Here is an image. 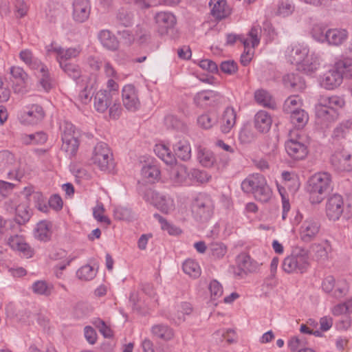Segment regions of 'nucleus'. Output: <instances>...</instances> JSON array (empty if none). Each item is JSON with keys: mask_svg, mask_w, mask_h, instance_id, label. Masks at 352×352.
<instances>
[{"mask_svg": "<svg viewBox=\"0 0 352 352\" xmlns=\"http://www.w3.org/2000/svg\"><path fill=\"white\" fill-rule=\"evenodd\" d=\"M270 115L265 111H259L254 116V126L261 133L267 132L272 125Z\"/></svg>", "mask_w": 352, "mask_h": 352, "instance_id": "nucleus-27", "label": "nucleus"}, {"mask_svg": "<svg viewBox=\"0 0 352 352\" xmlns=\"http://www.w3.org/2000/svg\"><path fill=\"white\" fill-rule=\"evenodd\" d=\"M272 195V191L270 186L267 185L266 179L263 184H262L261 186H260L254 194V198L263 203H266L270 201Z\"/></svg>", "mask_w": 352, "mask_h": 352, "instance_id": "nucleus-46", "label": "nucleus"}, {"mask_svg": "<svg viewBox=\"0 0 352 352\" xmlns=\"http://www.w3.org/2000/svg\"><path fill=\"white\" fill-rule=\"evenodd\" d=\"M10 246L24 254L27 257L32 256V250L29 245L22 242L18 237L11 239L9 241Z\"/></svg>", "mask_w": 352, "mask_h": 352, "instance_id": "nucleus-49", "label": "nucleus"}, {"mask_svg": "<svg viewBox=\"0 0 352 352\" xmlns=\"http://www.w3.org/2000/svg\"><path fill=\"white\" fill-rule=\"evenodd\" d=\"M256 101L265 107H270L271 96L265 90H258L254 94Z\"/></svg>", "mask_w": 352, "mask_h": 352, "instance_id": "nucleus-57", "label": "nucleus"}, {"mask_svg": "<svg viewBox=\"0 0 352 352\" xmlns=\"http://www.w3.org/2000/svg\"><path fill=\"white\" fill-rule=\"evenodd\" d=\"M198 124L205 129H209L217 122L215 115L203 114L197 119Z\"/></svg>", "mask_w": 352, "mask_h": 352, "instance_id": "nucleus-50", "label": "nucleus"}, {"mask_svg": "<svg viewBox=\"0 0 352 352\" xmlns=\"http://www.w3.org/2000/svg\"><path fill=\"white\" fill-rule=\"evenodd\" d=\"M237 265L240 272H235L238 276H242V274H248L256 272L258 267V264L253 261L250 255L242 253L237 256Z\"/></svg>", "mask_w": 352, "mask_h": 352, "instance_id": "nucleus-18", "label": "nucleus"}, {"mask_svg": "<svg viewBox=\"0 0 352 352\" xmlns=\"http://www.w3.org/2000/svg\"><path fill=\"white\" fill-rule=\"evenodd\" d=\"M154 217L156 219H157L158 221L160 222L162 228L164 230H166L169 234L177 235V234H179V233H181V230L178 228L173 226L170 225V223H168V221L164 218H163L161 215H160L158 214H155L154 215Z\"/></svg>", "mask_w": 352, "mask_h": 352, "instance_id": "nucleus-54", "label": "nucleus"}, {"mask_svg": "<svg viewBox=\"0 0 352 352\" xmlns=\"http://www.w3.org/2000/svg\"><path fill=\"white\" fill-rule=\"evenodd\" d=\"M183 271L188 276L196 278L201 275V269L199 264L192 259H187L183 263Z\"/></svg>", "mask_w": 352, "mask_h": 352, "instance_id": "nucleus-45", "label": "nucleus"}, {"mask_svg": "<svg viewBox=\"0 0 352 352\" xmlns=\"http://www.w3.org/2000/svg\"><path fill=\"white\" fill-rule=\"evenodd\" d=\"M321 106H326L332 110L338 111L344 105V100L338 96H321L318 99Z\"/></svg>", "mask_w": 352, "mask_h": 352, "instance_id": "nucleus-30", "label": "nucleus"}, {"mask_svg": "<svg viewBox=\"0 0 352 352\" xmlns=\"http://www.w3.org/2000/svg\"><path fill=\"white\" fill-rule=\"evenodd\" d=\"M319 66V60L318 56L314 54L309 52L297 65V69L305 74H311L314 72Z\"/></svg>", "mask_w": 352, "mask_h": 352, "instance_id": "nucleus-25", "label": "nucleus"}, {"mask_svg": "<svg viewBox=\"0 0 352 352\" xmlns=\"http://www.w3.org/2000/svg\"><path fill=\"white\" fill-rule=\"evenodd\" d=\"M219 68L222 72L228 75L234 74L238 71L237 63L232 60L221 62Z\"/></svg>", "mask_w": 352, "mask_h": 352, "instance_id": "nucleus-56", "label": "nucleus"}, {"mask_svg": "<svg viewBox=\"0 0 352 352\" xmlns=\"http://www.w3.org/2000/svg\"><path fill=\"white\" fill-rule=\"evenodd\" d=\"M331 189V177L328 173H316L308 181L307 191L312 204L320 203Z\"/></svg>", "mask_w": 352, "mask_h": 352, "instance_id": "nucleus-1", "label": "nucleus"}, {"mask_svg": "<svg viewBox=\"0 0 352 352\" xmlns=\"http://www.w3.org/2000/svg\"><path fill=\"white\" fill-rule=\"evenodd\" d=\"M209 250L216 258H221L226 253V247L221 243H211L209 245Z\"/></svg>", "mask_w": 352, "mask_h": 352, "instance_id": "nucleus-60", "label": "nucleus"}, {"mask_svg": "<svg viewBox=\"0 0 352 352\" xmlns=\"http://www.w3.org/2000/svg\"><path fill=\"white\" fill-rule=\"evenodd\" d=\"M155 154L166 164H173L176 162L175 155L164 144H156L154 148Z\"/></svg>", "mask_w": 352, "mask_h": 352, "instance_id": "nucleus-35", "label": "nucleus"}, {"mask_svg": "<svg viewBox=\"0 0 352 352\" xmlns=\"http://www.w3.org/2000/svg\"><path fill=\"white\" fill-rule=\"evenodd\" d=\"M311 248L314 252V258L318 262L327 260L328 254L331 251V245L327 241L322 243L314 244Z\"/></svg>", "mask_w": 352, "mask_h": 352, "instance_id": "nucleus-31", "label": "nucleus"}, {"mask_svg": "<svg viewBox=\"0 0 352 352\" xmlns=\"http://www.w3.org/2000/svg\"><path fill=\"white\" fill-rule=\"evenodd\" d=\"M294 7L288 0H282L278 4L277 14L283 16L291 14L294 11Z\"/></svg>", "mask_w": 352, "mask_h": 352, "instance_id": "nucleus-61", "label": "nucleus"}, {"mask_svg": "<svg viewBox=\"0 0 352 352\" xmlns=\"http://www.w3.org/2000/svg\"><path fill=\"white\" fill-rule=\"evenodd\" d=\"M59 65L63 72L71 78L77 81L82 76L80 67L72 63H67L65 60H60Z\"/></svg>", "mask_w": 352, "mask_h": 352, "instance_id": "nucleus-32", "label": "nucleus"}, {"mask_svg": "<svg viewBox=\"0 0 352 352\" xmlns=\"http://www.w3.org/2000/svg\"><path fill=\"white\" fill-rule=\"evenodd\" d=\"M155 21L158 27L160 35H173L177 23L175 16L168 12H160L155 15Z\"/></svg>", "mask_w": 352, "mask_h": 352, "instance_id": "nucleus-7", "label": "nucleus"}, {"mask_svg": "<svg viewBox=\"0 0 352 352\" xmlns=\"http://www.w3.org/2000/svg\"><path fill=\"white\" fill-rule=\"evenodd\" d=\"M51 223L47 221H40L36 229V236L41 241H48L51 237Z\"/></svg>", "mask_w": 352, "mask_h": 352, "instance_id": "nucleus-44", "label": "nucleus"}, {"mask_svg": "<svg viewBox=\"0 0 352 352\" xmlns=\"http://www.w3.org/2000/svg\"><path fill=\"white\" fill-rule=\"evenodd\" d=\"M96 272L94 268L89 265L81 267L77 272L76 276L79 279L84 280H91L94 278Z\"/></svg>", "mask_w": 352, "mask_h": 352, "instance_id": "nucleus-52", "label": "nucleus"}, {"mask_svg": "<svg viewBox=\"0 0 352 352\" xmlns=\"http://www.w3.org/2000/svg\"><path fill=\"white\" fill-rule=\"evenodd\" d=\"M45 117L43 107L38 104H32L28 111H23L20 114V120L25 124H36Z\"/></svg>", "mask_w": 352, "mask_h": 352, "instance_id": "nucleus-13", "label": "nucleus"}, {"mask_svg": "<svg viewBox=\"0 0 352 352\" xmlns=\"http://www.w3.org/2000/svg\"><path fill=\"white\" fill-rule=\"evenodd\" d=\"M61 139L63 141L61 150L72 156L75 155L79 146L78 138L66 136L61 138Z\"/></svg>", "mask_w": 352, "mask_h": 352, "instance_id": "nucleus-41", "label": "nucleus"}, {"mask_svg": "<svg viewBox=\"0 0 352 352\" xmlns=\"http://www.w3.org/2000/svg\"><path fill=\"white\" fill-rule=\"evenodd\" d=\"M47 52H53L57 54L56 60L60 63V60H65L67 62V60L70 58L77 57L81 52V48L80 46H77L65 50L60 46L54 47V43H52L50 45L47 47Z\"/></svg>", "mask_w": 352, "mask_h": 352, "instance_id": "nucleus-16", "label": "nucleus"}, {"mask_svg": "<svg viewBox=\"0 0 352 352\" xmlns=\"http://www.w3.org/2000/svg\"><path fill=\"white\" fill-rule=\"evenodd\" d=\"M144 199L153 204L161 212L167 214L172 208L171 201L166 196L160 194L152 188H146L144 192Z\"/></svg>", "mask_w": 352, "mask_h": 352, "instance_id": "nucleus-8", "label": "nucleus"}, {"mask_svg": "<svg viewBox=\"0 0 352 352\" xmlns=\"http://www.w3.org/2000/svg\"><path fill=\"white\" fill-rule=\"evenodd\" d=\"M309 52V50L307 46L301 44H294L291 47L288 58L292 64L298 65Z\"/></svg>", "mask_w": 352, "mask_h": 352, "instance_id": "nucleus-28", "label": "nucleus"}, {"mask_svg": "<svg viewBox=\"0 0 352 352\" xmlns=\"http://www.w3.org/2000/svg\"><path fill=\"white\" fill-rule=\"evenodd\" d=\"M239 138L241 143L248 144L254 140V135L249 126H244L239 132Z\"/></svg>", "mask_w": 352, "mask_h": 352, "instance_id": "nucleus-59", "label": "nucleus"}, {"mask_svg": "<svg viewBox=\"0 0 352 352\" xmlns=\"http://www.w3.org/2000/svg\"><path fill=\"white\" fill-rule=\"evenodd\" d=\"M287 154L295 160H302L308 155V146L298 140L290 139L285 142Z\"/></svg>", "mask_w": 352, "mask_h": 352, "instance_id": "nucleus-11", "label": "nucleus"}, {"mask_svg": "<svg viewBox=\"0 0 352 352\" xmlns=\"http://www.w3.org/2000/svg\"><path fill=\"white\" fill-rule=\"evenodd\" d=\"M32 196L34 200L35 207L43 212H47L49 209L48 203L43 195L41 192H34Z\"/></svg>", "mask_w": 352, "mask_h": 352, "instance_id": "nucleus-53", "label": "nucleus"}, {"mask_svg": "<svg viewBox=\"0 0 352 352\" xmlns=\"http://www.w3.org/2000/svg\"><path fill=\"white\" fill-rule=\"evenodd\" d=\"M322 288L324 292L338 299L344 297L348 291L346 283L340 281L336 285V280L333 276H327L324 278Z\"/></svg>", "mask_w": 352, "mask_h": 352, "instance_id": "nucleus-9", "label": "nucleus"}, {"mask_svg": "<svg viewBox=\"0 0 352 352\" xmlns=\"http://www.w3.org/2000/svg\"><path fill=\"white\" fill-rule=\"evenodd\" d=\"M122 97L123 105L128 111L134 112L140 107L138 93L133 85H126L123 87Z\"/></svg>", "mask_w": 352, "mask_h": 352, "instance_id": "nucleus-10", "label": "nucleus"}, {"mask_svg": "<svg viewBox=\"0 0 352 352\" xmlns=\"http://www.w3.org/2000/svg\"><path fill=\"white\" fill-rule=\"evenodd\" d=\"M19 58L32 69H38L42 65H43L41 61L34 57L32 52L28 49L21 51L19 53Z\"/></svg>", "mask_w": 352, "mask_h": 352, "instance_id": "nucleus-34", "label": "nucleus"}, {"mask_svg": "<svg viewBox=\"0 0 352 352\" xmlns=\"http://www.w3.org/2000/svg\"><path fill=\"white\" fill-rule=\"evenodd\" d=\"M151 331L155 336L164 340H170L174 336L173 330L168 326L162 324L153 326Z\"/></svg>", "mask_w": 352, "mask_h": 352, "instance_id": "nucleus-40", "label": "nucleus"}, {"mask_svg": "<svg viewBox=\"0 0 352 352\" xmlns=\"http://www.w3.org/2000/svg\"><path fill=\"white\" fill-rule=\"evenodd\" d=\"M347 38V32L345 30L329 29L320 38L326 40L329 44L333 45H341Z\"/></svg>", "mask_w": 352, "mask_h": 352, "instance_id": "nucleus-23", "label": "nucleus"}, {"mask_svg": "<svg viewBox=\"0 0 352 352\" xmlns=\"http://www.w3.org/2000/svg\"><path fill=\"white\" fill-rule=\"evenodd\" d=\"M14 221L19 225H23L27 223L31 217V212L29 207L25 204H19L15 207Z\"/></svg>", "mask_w": 352, "mask_h": 352, "instance_id": "nucleus-43", "label": "nucleus"}, {"mask_svg": "<svg viewBox=\"0 0 352 352\" xmlns=\"http://www.w3.org/2000/svg\"><path fill=\"white\" fill-rule=\"evenodd\" d=\"M342 76L338 70L336 66L324 74L321 81V85L326 89L331 90L341 85L342 82Z\"/></svg>", "mask_w": 352, "mask_h": 352, "instance_id": "nucleus-17", "label": "nucleus"}, {"mask_svg": "<svg viewBox=\"0 0 352 352\" xmlns=\"http://www.w3.org/2000/svg\"><path fill=\"white\" fill-rule=\"evenodd\" d=\"M197 159L199 163L204 167H212L215 162L213 153L208 149L199 147L198 148Z\"/></svg>", "mask_w": 352, "mask_h": 352, "instance_id": "nucleus-42", "label": "nucleus"}, {"mask_svg": "<svg viewBox=\"0 0 352 352\" xmlns=\"http://www.w3.org/2000/svg\"><path fill=\"white\" fill-rule=\"evenodd\" d=\"M188 176L187 167L182 164H176L170 171V178L176 184H182Z\"/></svg>", "mask_w": 352, "mask_h": 352, "instance_id": "nucleus-36", "label": "nucleus"}, {"mask_svg": "<svg viewBox=\"0 0 352 352\" xmlns=\"http://www.w3.org/2000/svg\"><path fill=\"white\" fill-rule=\"evenodd\" d=\"M265 180V177L258 173L249 175L242 182L241 189L245 193H252L254 195Z\"/></svg>", "mask_w": 352, "mask_h": 352, "instance_id": "nucleus-20", "label": "nucleus"}, {"mask_svg": "<svg viewBox=\"0 0 352 352\" xmlns=\"http://www.w3.org/2000/svg\"><path fill=\"white\" fill-rule=\"evenodd\" d=\"M344 208V202L341 195L334 193L328 197L325 206V212L329 220H338L343 213Z\"/></svg>", "mask_w": 352, "mask_h": 352, "instance_id": "nucleus-6", "label": "nucleus"}, {"mask_svg": "<svg viewBox=\"0 0 352 352\" xmlns=\"http://www.w3.org/2000/svg\"><path fill=\"white\" fill-rule=\"evenodd\" d=\"M319 222L314 219L306 220L301 226L300 239L304 242L308 243L312 241L320 230Z\"/></svg>", "mask_w": 352, "mask_h": 352, "instance_id": "nucleus-15", "label": "nucleus"}, {"mask_svg": "<svg viewBox=\"0 0 352 352\" xmlns=\"http://www.w3.org/2000/svg\"><path fill=\"white\" fill-rule=\"evenodd\" d=\"M113 216L116 219L129 221L133 218L132 212L126 208L118 207L114 209Z\"/></svg>", "mask_w": 352, "mask_h": 352, "instance_id": "nucleus-55", "label": "nucleus"}, {"mask_svg": "<svg viewBox=\"0 0 352 352\" xmlns=\"http://www.w3.org/2000/svg\"><path fill=\"white\" fill-rule=\"evenodd\" d=\"M309 258L307 250L295 248L291 254L284 258L281 267L287 274H303L309 267Z\"/></svg>", "mask_w": 352, "mask_h": 352, "instance_id": "nucleus-2", "label": "nucleus"}, {"mask_svg": "<svg viewBox=\"0 0 352 352\" xmlns=\"http://www.w3.org/2000/svg\"><path fill=\"white\" fill-rule=\"evenodd\" d=\"M289 114L292 123L298 129L303 128L309 120L308 113L301 109L293 111Z\"/></svg>", "mask_w": 352, "mask_h": 352, "instance_id": "nucleus-37", "label": "nucleus"}, {"mask_svg": "<svg viewBox=\"0 0 352 352\" xmlns=\"http://www.w3.org/2000/svg\"><path fill=\"white\" fill-rule=\"evenodd\" d=\"M316 115L318 118L324 122H330L337 118L338 113L336 110L327 108L326 106H321L320 103L318 102L316 106Z\"/></svg>", "mask_w": 352, "mask_h": 352, "instance_id": "nucleus-33", "label": "nucleus"}, {"mask_svg": "<svg viewBox=\"0 0 352 352\" xmlns=\"http://www.w3.org/2000/svg\"><path fill=\"white\" fill-rule=\"evenodd\" d=\"M209 6L211 8L210 13L217 20H221L228 17L231 11L227 6L226 0H210Z\"/></svg>", "mask_w": 352, "mask_h": 352, "instance_id": "nucleus-21", "label": "nucleus"}, {"mask_svg": "<svg viewBox=\"0 0 352 352\" xmlns=\"http://www.w3.org/2000/svg\"><path fill=\"white\" fill-rule=\"evenodd\" d=\"M335 65L338 70L341 73L342 78L352 77V58H345L338 61Z\"/></svg>", "mask_w": 352, "mask_h": 352, "instance_id": "nucleus-47", "label": "nucleus"}, {"mask_svg": "<svg viewBox=\"0 0 352 352\" xmlns=\"http://www.w3.org/2000/svg\"><path fill=\"white\" fill-rule=\"evenodd\" d=\"M10 74L15 78L18 79L21 84L25 85L28 78V75L22 67L13 66L10 68Z\"/></svg>", "mask_w": 352, "mask_h": 352, "instance_id": "nucleus-62", "label": "nucleus"}, {"mask_svg": "<svg viewBox=\"0 0 352 352\" xmlns=\"http://www.w3.org/2000/svg\"><path fill=\"white\" fill-rule=\"evenodd\" d=\"M116 93H111L107 90H100L94 96V105L96 110L98 112H104L111 105L113 97Z\"/></svg>", "mask_w": 352, "mask_h": 352, "instance_id": "nucleus-14", "label": "nucleus"}, {"mask_svg": "<svg viewBox=\"0 0 352 352\" xmlns=\"http://www.w3.org/2000/svg\"><path fill=\"white\" fill-rule=\"evenodd\" d=\"M0 166H3L4 171L10 179L20 181L23 176V171L19 168V163L14 155L8 151L0 152Z\"/></svg>", "mask_w": 352, "mask_h": 352, "instance_id": "nucleus-5", "label": "nucleus"}, {"mask_svg": "<svg viewBox=\"0 0 352 352\" xmlns=\"http://www.w3.org/2000/svg\"><path fill=\"white\" fill-rule=\"evenodd\" d=\"M91 160L102 171H111L114 167L113 154L104 142L95 146Z\"/></svg>", "mask_w": 352, "mask_h": 352, "instance_id": "nucleus-4", "label": "nucleus"}, {"mask_svg": "<svg viewBox=\"0 0 352 352\" xmlns=\"http://www.w3.org/2000/svg\"><path fill=\"white\" fill-rule=\"evenodd\" d=\"M142 175L151 182L157 179L160 175V170L157 166L147 164L141 170Z\"/></svg>", "mask_w": 352, "mask_h": 352, "instance_id": "nucleus-48", "label": "nucleus"}, {"mask_svg": "<svg viewBox=\"0 0 352 352\" xmlns=\"http://www.w3.org/2000/svg\"><path fill=\"white\" fill-rule=\"evenodd\" d=\"M41 73L42 74L40 79V83L45 91H49L52 88L51 79L47 67L42 65L40 68Z\"/></svg>", "mask_w": 352, "mask_h": 352, "instance_id": "nucleus-58", "label": "nucleus"}, {"mask_svg": "<svg viewBox=\"0 0 352 352\" xmlns=\"http://www.w3.org/2000/svg\"><path fill=\"white\" fill-rule=\"evenodd\" d=\"M100 44L109 51H116L119 48L117 37L109 30H102L98 34Z\"/></svg>", "mask_w": 352, "mask_h": 352, "instance_id": "nucleus-19", "label": "nucleus"}, {"mask_svg": "<svg viewBox=\"0 0 352 352\" xmlns=\"http://www.w3.org/2000/svg\"><path fill=\"white\" fill-rule=\"evenodd\" d=\"M351 155L346 153H336L331 157L332 165L340 171H350L352 170Z\"/></svg>", "mask_w": 352, "mask_h": 352, "instance_id": "nucleus-22", "label": "nucleus"}, {"mask_svg": "<svg viewBox=\"0 0 352 352\" xmlns=\"http://www.w3.org/2000/svg\"><path fill=\"white\" fill-rule=\"evenodd\" d=\"M175 157L182 161H188L191 158V147L188 140H179L173 146Z\"/></svg>", "mask_w": 352, "mask_h": 352, "instance_id": "nucleus-26", "label": "nucleus"}, {"mask_svg": "<svg viewBox=\"0 0 352 352\" xmlns=\"http://www.w3.org/2000/svg\"><path fill=\"white\" fill-rule=\"evenodd\" d=\"M352 122L346 120L338 124L333 131L331 138L334 141H341L345 139L351 128Z\"/></svg>", "mask_w": 352, "mask_h": 352, "instance_id": "nucleus-38", "label": "nucleus"}, {"mask_svg": "<svg viewBox=\"0 0 352 352\" xmlns=\"http://www.w3.org/2000/svg\"><path fill=\"white\" fill-rule=\"evenodd\" d=\"M236 114L233 107H227L221 118V131L223 133H228L234 126Z\"/></svg>", "mask_w": 352, "mask_h": 352, "instance_id": "nucleus-29", "label": "nucleus"}, {"mask_svg": "<svg viewBox=\"0 0 352 352\" xmlns=\"http://www.w3.org/2000/svg\"><path fill=\"white\" fill-rule=\"evenodd\" d=\"M72 16L77 23H84L89 17L91 4L89 0H74Z\"/></svg>", "mask_w": 352, "mask_h": 352, "instance_id": "nucleus-12", "label": "nucleus"}, {"mask_svg": "<svg viewBox=\"0 0 352 352\" xmlns=\"http://www.w3.org/2000/svg\"><path fill=\"white\" fill-rule=\"evenodd\" d=\"M213 210V201L210 195L205 193H199L191 206L193 217L201 221H208L212 217Z\"/></svg>", "mask_w": 352, "mask_h": 352, "instance_id": "nucleus-3", "label": "nucleus"}, {"mask_svg": "<svg viewBox=\"0 0 352 352\" xmlns=\"http://www.w3.org/2000/svg\"><path fill=\"white\" fill-rule=\"evenodd\" d=\"M32 289L37 295L48 297L52 294L54 285L45 280H37L32 284Z\"/></svg>", "mask_w": 352, "mask_h": 352, "instance_id": "nucleus-39", "label": "nucleus"}, {"mask_svg": "<svg viewBox=\"0 0 352 352\" xmlns=\"http://www.w3.org/2000/svg\"><path fill=\"white\" fill-rule=\"evenodd\" d=\"M209 289L210 291L211 298L212 300L219 298L223 294V287L216 280H213L210 283Z\"/></svg>", "mask_w": 352, "mask_h": 352, "instance_id": "nucleus-64", "label": "nucleus"}, {"mask_svg": "<svg viewBox=\"0 0 352 352\" xmlns=\"http://www.w3.org/2000/svg\"><path fill=\"white\" fill-rule=\"evenodd\" d=\"M261 34V28L260 25H254L248 33V36L251 39L252 47H255L260 43V36Z\"/></svg>", "mask_w": 352, "mask_h": 352, "instance_id": "nucleus-63", "label": "nucleus"}, {"mask_svg": "<svg viewBox=\"0 0 352 352\" xmlns=\"http://www.w3.org/2000/svg\"><path fill=\"white\" fill-rule=\"evenodd\" d=\"M284 86L292 91H302L305 88V80L298 74L291 73L283 77Z\"/></svg>", "mask_w": 352, "mask_h": 352, "instance_id": "nucleus-24", "label": "nucleus"}, {"mask_svg": "<svg viewBox=\"0 0 352 352\" xmlns=\"http://www.w3.org/2000/svg\"><path fill=\"white\" fill-rule=\"evenodd\" d=\"M300 104L301 100L298 96H289L284 102L283 111L287 113H290L293 111L299 109V104Z\"/></svg>", "mask_w": 352, "mask_h": 352, "instance_id": "nucleus-51", "label": "nucleus"}]
</instances>
